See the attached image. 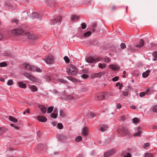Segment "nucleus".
Masks as SVG:
<instances>
[{"mask_svg": "<svg viewBox=\"0 0 157 157\" xmlns=\"http://www.w3.org/2000/svg\"><path fill=\"white\" fill-rule=\"evenodd\" d=\"M69 68L67 70V71L68 75H75L77 73L76 69L75 66L71 64L69 65Z\"/></svg>", "mask_w": 157, "mask_h": 157, "instance_id": "obj_1", "label": "nucleus"}, {"mask_svg": "<svg viewBox=\"0 0 157 157\" xmlns=\"http://www.w3.org/2000/svg\"><path fill=\"white\" fill-rule=\"evenodd\" d=\"M61 17L59 16L58 17L51 20L49 21V24L51 25H59L62 21Z\"/></svg>", "mask_w": 157, "mask_h": 157, "instance_id": "obj_2", "label": "nucleus"}, {"mask_svg": "<svg viewBox=\"0 0 157 157\" xmlns=\"http://www.w3.org/2000/svg\"><path fill=\"white\" fill-rule=\"evenodd\" d=\"M101 59L100 57L93 58L92 57H89L86 59V61L88 63H92L94 61L98 62L101 60Z\"/></svg>", "mask_w": 157, "mask_h": 157, "instance_id": "obj_3", "label": "nucleus"}, {"mask_svg": "<svg viewBox=\"0 0 157 157\" xmlns=\"http://www.w3.org/2000/svg\"><path fill=\"white\" fill-rule=\"evenodd\" d=\"M24 67L25 69L27 70H29L32 71H35V66L29 64L25 63L24 64Z\"/></svg>", "mask_w": 157, "mask_h": 157, "instance_id": "obj_4", "label": "nucleus"}, {"mask_svg": "<svg viewBox=\"0 0 157 157\" xmlns=\"http://www.w3.org/2000/svg\"><path fill=\"white\" fill-rule=\"evenodd\" d=\"M24 32V30L21 29H17L13 30L12 33L14 35H19L22 33Z\"/></svg>", "mask_w": 157, "mask_h": 157, "instance_id": "obj_5", "label": "nucleus"}, {"mask_svg": "<svg viewBox=\"0 0 157 157\" xmlns=\"http://www.w3.org/2000/svg\"><path fill=\"white\" fill-rule=\"evenodd\" d=\"M44 60L45 62L48 64H52L54 61V58L52 56H49L46 57Z\"/></svg>", "mask_w": 157, "mask_h": 157, "instance_id": "obj_6", "label": "nucleus"}, {"mask_svg": "<svg viewBox=\"0 0 157 157\" xmlns=\"http://www.w3.org/2000/svg\"><path fill=\"white\" fill-rule=\"evenodd\" d=\"M25 35L28 36L29 39H32L33 40L37 39L38 37L35 35H33L29 32H27L25 33Z\"/></svg>", "mask_w": 157, "mask_h": 157, "instance_id": "obj_7", "label": "nucleus"}, {"mask_svg": "<svg viewBox=\"0 0 157 157\" xmlns=\"http://www.w3.org/2000/svg\"><path fill=\"white\" fill-rule=\"evenodd\" d=\"M120 129L124 133L126 136H129L131 134L130 131H129L128 128L126 127H122Z\"/></svg>", "mask_w": 157, "mask_h": 157, "instance_id": "obj_8", "label": "nucleus"}, {"mask_svg": "<svg viewBox=\"0 0 157 157\" xmlns=\"http://www.w3.org/2000/svg\"><path fill=\"white\" fill-rule=\"evenodd\" d=\"M104 98V94L103 93H99L97 94L95 97V99L96 100H102Z\"/></svg>", "mask_w": 157, "mask_h": 157, "instance_id": "obj_9", "label": "nucleus"}, {"mask_svg": "<svg viewBox=\"0 0 157 157\" xmlns=\"http://www.w3.org/2000/svg\"><path fill=\"white\" fill-rule=\"evenodd\" d=\"M23 75L32 81H35V78L33 75L30 74V73L25 72L23 74Z\"/></svg>", "mask_w": 157, "mask_h": 157, "instance_id": "obj_10", "label": "nucleus"}, {"mask_svg": "<svg viewBox=\"0 0 157 157\" xmlns=\"http://www.w3.org/2000/svg\"><path fill=\"white\" fill-rule=\"evenodd\" d=\"M88 135V128L86 127H85L82 129L81 135L82 136H86Z\"/></svg>", "mask_w": 157, "mask_h": 157, "instance_id": "obj_11", "label": "nucleus"}, {"mask_svg": "<svg viewBox=\"0 0 157 157\" xmlns=\"http://www.w3.org/2000/svg\"><path fill=\"white\" fill-rule=\"evenodd\" d=\"M110 69L113 71H118L120 69V67L117 65L111 64L109 65Z\"/></svg>", "mask_w": 157, "mask_h": 157, "instance_id": "obj_12", "label": "nucleus"}, {"mask_svg": "<svg viewBox=\"0 0 157 157\" xmlns=\"http://www.w3.org/2000/svg\"><path fill=\"white\" fill-rule=\"evenodd\" d=\"M99 126L100 131L102 132L106 130L108 128V126L106 124H101L99 125Z\"/></svg>", "mask_w": 157, "mask_h": 157, "instance_id": "obj_13", "label": "nucleus"}, {"mask_svg": "<svg viewBox=\"0 0 157 157\" xmlns=\"http://www.w3.org/2000/svg\"><path fill=\"white\" fill-rule=\"evenodd\" d=\"M115 151L113 149L111 150L106 152L104 155V157H107L113 154Z\"/></svg>", "mask_w": 157, "mask_h": 157, "instance_id": "obj_14", "label": "nucleus"}, {"mask_svg": "<svg viewBox=\"0 0 157 157\" xmlns=\"http://www.w3.org/2000/svg\"><path fill=\"white\" fill-rule=\"evenodd\" d=\"M38 106L42 113H45L46 112L47 108L44 105H39Z\"/></svg>", "mask_w": 157, "mask_h": 157, "instance_id": "obj_15", "label": "nucleus"}, {"mask_svg": "<svg viewBox=\"0 0 157 157\" xmlns=\"http://www.w3.org/2000/svg\"><path fill=\"white\" fill-rule=\"evenodd\" d=\"M37 118L39 121L41 122H45L47 121V119L44 116H38Z\"/></svg>", "mask_w": 157, "mask_h": 157, "instance_id": "obj_16", "label": "nucleus"}, {"mask_svg": "<svg viewBox=\"0 0 157 157\" xmlns=\"http://www.w3.org/2000/svg\"><path fill=\"white\" fill-rule=\"evenodd\" d=\"M138 132L135 133L133 135L134 136H139L142 132V129L140 127H137Z\"/></svg>", "mask_w": 157, "mask_h": 157, "instance_id": "obj_17", "label": "nucleus"}, {"mask_svg": "<svg viewBox=\"0 0 157 157\" xmlns=\"http://www.w3.org/2000/svg\"><path fill=\"white\" fill-rule=\"evenodd\" d=\"M105 72H101L97 73H95L93 74V76L94 78H98L101 76L105 74Z\"/></svg>", "mask_w": 157, "mask_h": 157, "instance_id": "obj_18", "label": "nucleus"}, {"mask_svg": "<svg viewBox=\"0 0 157 157\" xmlns=\"http://www.w3.org/2000/svg\"><path fill=\"white\" fill-rule=\"evenodd\" d=\"M29 87L31 91L33 92L37 91V88L35 86H29Z\"/></svg>", "mask_w": 157, "mask_h": 157, "instance_id": "obj_19", "label": "nucleus"}, {"mask_svg": "<svg viewBox=\"0 0 157 157\" xmlns=\"http://www.w3.org/2000/svg\"><path fill=\"white\" fill-rule=\"evenodd\" d=\"M150 71L149 70H147L145 72H144L142 74V76L144 78H146L148 76Z\"/></svg>", "mask_w": 157, "mask_h": 157, "instance_id": "obj_20", "label": "nucleus"}, {"mask_svg": "<svg viewBox=\"0 0 157 157\" xmlns=\"http://www.w3.org/2000/svg\"><path fill=\"white\" fill-rule=\"evenodd\" d=\"M79 19V17L78 16L76 15H72L71 17V20L72 21H77Z\"/></svg>", "mask_w": 157, "mask_h": 157, "instance_id": "obj_21", "label": "nucleus"}, {"mask_svg": "<svg viewBox=\"0 0 157 157\" xmlns=\"http://www.w3.org/2000/svg\"><path fill=\"white\" fill-rule=\"evenodd\" d=\"M66 137L64 135H59L58 136V139L59 141H61L65 139Z\"/></svg>", "mask_w": 157, "mask_h": 157, "instance_id": "obj_22", "label": "nucleus"}, {"mask_svg": "<svg viewBox=\"0 0 157 157\" xmlns=\"http://www.w3.org/2000/svg\"><path fill=\"white\" fill-rule=\"evenodd\" d=\"M144 40L143 39H141L140 40V44L137 45L136 46L137 48H141L142 47L144 46Z\"/></svg>", "mask_w": 157, "mask_h": 157, "instance_id": "obj_23", "label": "nucleus"}, {"mask_svg": "<svg viewBox=\"0 0 157 157\" xmlns=\"http://www.w3.org/2000/svg\"><path fill=\"white\" fill-rule=\"evenodd\" d=\"M18 84L20 87L25 89L26 88V86L25 84L23 83V82H18Z\"/></svg>", "mask_w": 157, "mask_h": 157, "instance_id": "obj_24", "label": "nucleus"}, {"mask_svg": "<svg viewBox=\"0 0 157 157\" xmlns=\"http://www.w3.org/2000/svg\"><path fill=\"white\" fill-rule=\"evenodd\" d=\"M38 17V15L37 13L34 12L32 14L31 17L32 19L37 18Z\"/></svg>", "mask_w": 157, "mask_h": 157, "instance_id": "obj_25", "label": "nucleus"}, {"mask_svg": "<svg viewBox=\"0 0 157 157\" xmlns=\"http://www.w3.org/2000/svg\"><path fill=\"white\" fill-rule=\"evenodd\" d=\"M144 155V157H153V154L151 153L146 152Z\"/></svg>", "mask_w": 157, "mask_h": 157, "instance_id": "obj_26", "label": "nucleus"}, {"mask_svg": "<svg viewBox=\"0 0 157 157\" xmlns=\"http://www.w3.org/2000/svg\"><path fill=\"white\" fill-rule=\"evenodd\" d=\"M9 119L10 121H13L14 122H16L18 121V120L17 119L11 116H9Z\"/></svg>", "mask_w": 157, "mask_h": 157, "instance_id": "obj_27", "label": "nucleus"}, {"mask_svg": "<svg viewBox=\"0 0 157 157\" xmlns=\"http://www.w3.org/2000/svg\"><path fill=\"white\" fill-rule=\"evenodd\" d=\"M67 78L69 80L74 82H77L78 81L77 79L71 76L68 77Z\"/></svg>", "mask_w": 157, "mask_h": 157, "instance_id": "obj_28", "label": "nucleus"}, {"mask_svg": "<svg viewBox=\"0 0 157 157\" xmlns=\"http://www.w3.org/2000/svg\"><path fill=\"white\" fill-rule=\"evenodd\" d=\"M92 34V33L90 31L85 33L84 34V37H87L90 36Z\"/></svg>", "mask_w": 157, "mask_h": 157, "instance_id": "obj_29", "label": "nucleus"}, {"mask_svg": "<svg viewBox=\"0 0 157 157\" xmlns=\"http://www.w3.org/2000/svg\"><path fill=\"white\" fill-rule=\"evenodd\" d=\"M129 89H126L123 92V95L124 96H127L128 95V92H129Z\"/></svg>", "mask_w": 157, "mask_h": 157, "instance_id": "obj_30", "label": "nucleus"}, {"mask_svg": "<svg viewBox=\"0 0 157 157\" xmlns=\"http://www.w3.org/2000/svg\"><path fill=\"white\" fill-rule=\"evenodd\" d=\"M57 81L58 82H60L64 84L67 83V81L61 78H57Z\"/></svg>", "mask_w": 157, "mask_h": 157, "instance_id": "obj_31", "label": "nucleus"}, {"mask_svg": "<svg viewBox=\"0 0 157 157\" xmlns=\"http://www.w3.org/2000/svg\"><path fill=\"white\" fill-rule=\"evenodd\" d=\"M82 140V138L81 136H77L75 139V141L76 142H78L81 141Z\"/></svg>", "mask_w": 157, "mask_h": 157, "instance_id": "obj_32", "label": "nucleus"}, {"mask_svg": "<svg viewBox=\"0 0 157 157\" xmlns=\"http://www.w3.org/2000/svg\"><path fill=\"white\" fill-rule=\"evenodd\" d=\"M53 106H50L48 107V113H51L53 109Z\"/></svg>", "mask_w": 157, "mask_h": 157, "instance_id": "obj_33", "label": "nucleus"}, {"mask_svg": "<svg viewBox=\"0 0 157 157\" xmlns=\"http://www.w3.org/2000/svg\"><path fill=\"white\" fill-rule=\"evenodd\" d=\"M99 67L101 69H103L105 68L106 66V65L105 64H102L101 63H99L98 64Z\"/></svg>", "mask_w": 157, "mask_h": 157, "instance_id": "obj_34", "label": "nucleus"}, {"mask_svg": "<svg viewBox=\"0 0 157 157\" xmlns=\"http://www.w3.org/2000/svg\"><path fill=\"white\" fill-rule=\"evenodd\" d=\"M58 114L52 113L51 114V117L53 118H56L57 117Z\"/></svg>", "mask_w": 157, "mask_h": 157, "instance_id": "obj_35", "label": "nucleus"}, {"mask_svg": "<svg viewBox=\"0 0 157 157\" xmlns=\"http://www.w3.org/2000/svg\"><path fill=\"white\" fill-rule=\"evenodd\" d=\"M48 3L50 7L52 6H53L55 4V2L54 1L51 0L49 1Z\"/></svg>", "mask_w": 157, "mask_h": 157, "instance_id": "obj_36", "label": "nucleus"}, {"mask_svg": "<svg viewBox=\"0 0 157 157\" xmlns=\"http://www.w3.org/2000/svg\"><path fill=\"white\" fill-rule=\"evenodd\" d=\"M7 84L9 86L12 85L13 84V80L12 79L9 80L7 82Z\"/></svg>", "mask_w": 157, "mask_h": 157, "instance_id": "obj_37", "label": "nucleus"}, {"mask_svg": "<svg viewBox=\"0 0 157 157\" xmlns=\"http://www.w3.org/2000/svg\"><path fill=\"white\" fill-rule=\"evenodd\" d=\"M60 115L62 117H64L65 116V113L63 110H61L60 111Z\"/></svg>", "mask_w": 157, "mask_h": 157, "instance_id": "obj_38", "label": "nucleus"}, {"mask_svg": "<svg viewBox=\"0 0 157 157\" xmlns=\"http://www.w3.org/2000/svg\"><path fill=\"white\" fill-rule=\"evenodd\" d=\"M7 65L6 63L4 62L0 63V67H3L6 66Z\"/></svg>", "mask_w": 157, "mask_h": 157, "instance_id": "obj_39", "label": "nucleus"}, {"mask_svg": "<svg viewBox=\"0 0 157 157\" xmlns=\"http://www.w3.org/2000/svg\"><path fill=\"white\" fill-rule=\"evenodd\" d=\"M35 71H36L37 72H41L42 70L40 69L39 67H36L35 66Z\"/></svg>", "mask_w": 157, "mask_h": 157, "instance_id": "obj_40", "label": "nucleus"}, {"mask_svg": "<svg viewBox=\"0 0 157 157\" xmlns=\"http://www.w3.org/2000/svg\"><path fill=\"white\" fill-rule=\"evenodd\" d=\"M133 122L135 123H137L139 122V120L137 118H134L132 120Z\"/></svg>", "mask_w": 157, "mask_h": 157, "instance_id": "obj_41", "label": "nucleus"}, {"mask_svg": "<svg viewBox=\"0 0 157 157\" xmlns=\"http://www.w3.org/2000/svg\"><path fill=\"white\" fill-rule=\"evenodd\" d=\"M64 59L66 63H68L70 61L69 58L67 56H64Z\"/></svg>", "mask_w": 157, "mask_h": 157, "instance_id": "obj_42", "label": "nucleus"}, {"mask_svg": "<svg viewBox=\"0 0 157 157\" xmlns=\"http://www.w3.org/2000/svg\"><path fill=\"white\" fill-rule=\"evenodd\" d=\"M57 126L59 129H62L63 127V125L62 123H58Z\"/></svg>", "mask_w": 157, "mask_h": 157, "instance_id": "obj_43", "label": "nucleus"}, {"mask_svg": "<svg viewBox=\"0 0 157 157\" xmlns=\"http://www.w3.org/2000/svg\"><path fill=\"white\" fill-rule=\"evenodd\" d=\"M152 109L154 112L155 113L157 112V105L153 107Z\"/></svg>", "mask_w": 157, "mask_h": 157, "instance_id": "obj_44", "label": "nucleus"}, {"mask_svg": "<svg viewBox=\"0 0 157 157\" xmlns=\"http://www.w3.org/2000/svg\"><path fill=\"white\" fill-rule=\"evenodd\" d=\"M86 25L85 23H82L81 24V27L82 29H85L86 28Z\"/></svg>", "mask_w": 157, "mask_h": 157, "instance_id": "obj_45", "label": "nucleus"}, {"mask_svg": "<svg viewBox=\"0 0 157 157\" xmlns=\"http://www.w3.org/2000/svg\"><path fill=\"white\" fill-rule=\"evenodd\" d=\"M121 48L122 49H124L126 48V45L124 43H121Z\"/></svg>", "mask_w": 157, "mask_h": 157, "instance_id": "obj_46", "label": "nucleus"}, {"mask_svg": "<svg viewBox=\"0 0 157 157\" xmlns=\"http://www.w3.org/2000/svg\"><path fill=\"white\" fill-rule=\"evenodd\" d=\"M104 61L106 63L109 62L110 61V59L109 57L105 58Z\"/></svg>", "mask_w": 157, "mask_h": 157, "instance_id": "obj_47", "label": "nucleus"}, {"mask_svg": "<svg viewBox=\"0 0 157 157\" xmlns=\"http://www.w3.org/2000/svg\"><path fill=\"white\" fill-rule=\"evenodd\" d=\"M38 148L40 150L44 149L43 145L42 144H40L38 145Z\"/></svg>", "mask_w": 157, "mask_h": 157, "instance_id": "obj_48", "label": "nucleus"}, {"mask_svg": "<svg viewBox=\"0 0 157 157\" xmlns=\"http://www.w3.org/2000/svg\"><path fill=\"white\" fill-rule=\"evenodd\" d=\"M145 93V94H150V90L149 89H148L145 92H144Z\"/></svg>", "mask_w": 157, "mask_h": 157, "instance_id": "obj_49", "label": "nucleus"}, {"mask_svg": "<svg viewBox=\"0 0 157 157\" xmlns=\"http://www.w3.org/2000/svg\"><path fill=\"white\" fill-rule=\"evenodd\" d=\"M118 79V77L117 76H116L112 78V80L114 82L117 81Z\"/></svg>", "mask_w": 157, "mask_h": 157, "instance_id": "obj_50", "label": "nucleus"}, {"mask_svg": "<svg viewBox=\"0 0 157 157\" xmlns=\"http://www.w3.org/2000/svg\"><path fill=\"white\" fill-rule=\"evenodd\" d=\"M30 112V109H27L25 110L24 112L23 113V114L24 115L26 113H29Z\"/></svg>", "mask_w": 157, "mask_h": 157, "instance_id": "obj_51", "label": "nucleus"}, {"mask_svg": "<svg viewBox=\"0 0 157 157\" xmlns=\"http://www.w3.org/2000/svg\"><path fill=\"white\" fill-rule=\"evenodd\" d=\"M149 144L148 143H145L143 146V148H145L146 147H148L149 146Z\"/></svg>", "mask_w": 157, "mask_h": 157, "instance_id": "obj_52", "label": "nucleus"}, {"mask_svg": "<svg viewBox=\"0 0 157 157\" xmlns=\"http://www.w3.org/2000/svg\"><path fill=\"white\" fill-rule=\"evenodd\" d=\"M0 130H1V131H3L4 132H5L7 130V129L6 128L2 127L0 128Z\"/></svg>", "mask_w": 157, "mask_h": 157, "instance_id": "obj_53", "label": "nucleus"}, {"mask_svg": "<svg viewBox=\"0 0 157 157\" xmlns=\"http://www.w3.org/2000/svg\"><path fill=\"white\" fill-rule=\"evenodd\" d=\"M152 56L154 57H157V51L154 52L152 54Z\"/></svg>", "mask_w": 157, "mask_h": 157, "instance_id": "obj_54", "label": "nucleus"}, {"mask_svg": "<svg viewBox=\"0 0 157 157\" xmlns=\"http://www.w3.org/2000/svg\"><path fill=\"white\" fill-rule=\"evenodd\" d=\"M82 77L86 79L88 77V76L87 75L84 74L82 75Z\"/></svg>", "mask_w": 157, "mask_h": 157, "instance_id": "obj_55", "label": "nucleus"}, {"mask_svg": "<svg viewBox=\"0 0 157 157\" xmlns=\"http://www.w3.org/2000/svg\"><path fill=\"white\" fill-rule=\"evenodd\" d=\"M145 95L144 92H140V97H143Z\"/></svg>", "mask_w": 157, "mask_h": 157, "instance_id": "obj_56", "label": "nucleus"}, {"mask_svg": "<svg viewBox=\"0 0 157 157\" xmlns=\"http://www.w3.org/2000/svg\"><path fill=\"white\" fill-rule=\"evenodd\" d=\"M124 157H131V155L130 153H128Z\"/></svg>", "mask_w": 157, "mask_h": 157, "instance_id": "obj_57", "label": "nucleus"}, {"mask_svg": "<svg viewBox=\"0 0 157 157\" xmlns=\"http://www.w3.org/2000/svg\"><path fill=\"white\" fill-rule=\"evenodd\" d=\"M90 115L91 117H93L95 116V114L93 113H90Z\"/></svg>", "mask_w": 157, "mask_h": 157, "instance_id": "obj_58", "label": "nucleus"}, {"mask_svg": "<svg viewBox=\"0 0 157 157\" xmlns=\"http://www.w3.org/2000/svg\"><path fill=\"white\" fill-rule=\"evenodd\" d=\"M126 119L125 117L124 116H122L121 117V119L122 121H124Z\"/></svg>", "mask_w": 157, "mask_h": 157, "instance_id": "obj_59", "label": "nucleus"}, {"mask_svg": "<svg viewBox=\"0 0 157 157\" xmlns=\"http://www.w3.org/2000/svg\"><path fill=\"white\" fill-rule=\"evenodd\" d=\"M130 107L131 109H136V106L133 105H132L130 106Z\"/></svg>", "mask_w": 157, "mask_h": 157, "instance_id": "obj_60", "label": "nucleus"}, {"mask_svg": "<svg viewBox=\"0 0 157 157\" xmlns=\"http://www.w3.org/2000/svg\"><path fill=\"white\" fill-rule=\"evenodd\" d=\"M58 110L57 108H55L53 112V113L57 114Z\"/></svg>", "mask_w": 157, "mask_h": 157, "instance_id": "obj_61", "label": "nucleus"}, {"mask_svg": "<svg viewBox=\"0 0 157 157\" xmlns=\"http://www.w3.org/2000/svg\"><path fill=\"white\" fill-rule=\"evenodd\" d=\"M51 78H50L49 77H47L46 78V81L47 82H49L51 81Z\"/></svg>", "mask_w": 157, "mask_h": 157, "instance_id": "obj_62", "label": "nucleus"}, {"mask_svg": "<svg viewBox=\"0 0 157 157\" xmlns=\"http://www.w3.org/2000/svg\"><path fill=\"white\" fill-rule=\"evenodd\" d=\"M52 125L54 126H55L56 125V122L55 121H53L52 122Z\"/></svg>", "mask_w": 157, "mask_h": 157, "instance_id": "obj_63", "label": "nucleus"}, {"mask_svg": "<svg viewBox=\"0 0 157 157\" xmlns=\"http://www.w3.org/2000/svg\"><path fill=\"white\" fill-rule=\"evenodd\" d=\"M121 105L120 104H118L117 105V108L119 109L121 108Z\"/></svg>", "mask_w": 157, "mask_h": 157, "instance_id": "obj_64", "label": "nucleus"}]
</instances>
